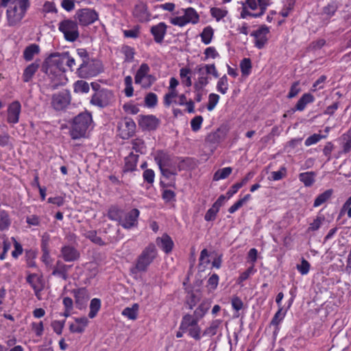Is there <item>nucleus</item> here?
<instances>
[{"mask_svg":"<svg viewBox=\"0 0 351 351\" xmlns=\"http://www.w3.org/2000/svg\"><path fill=\"white\" fill-rule=\"evenodd\" d=\"M138 155L131 153L125 158L124 171H133L136 168Z\"/></svg>","mask_w":351,"mask_h":351,"instance_id":"c756f323","label":"nucleus"},{"mask_svg":"<svg viewBox=\"0 0 351 351\" xmlns=\"http://www.w3.org/2000/svg\"><path fill=\"white\" fill-rule=\"evenodd\" d=\"M134 16L140 22H145L149 19V14L147 7L143 3L138 4L135 6L133 11Z\"/></svg>","mask_w":351,"mask_h":351,"instance_id":"b1692460","label":"nucleus"},{"mask_svg":"<svg viewBox=\"0 0 351 351\" xmlns=\"http://www.w3.org/2000/svg\"><path fill=\"white\" fill-rule=\"evenodd\" d=\"M219 276L216 274H213L210 276L207 281V287L210 290H215L219 284Z\"/></svg>","mask_w":351,"mask_h":351,"instance_id":"e2e57ef3","label":"nucleus"},{"mask_svg":"<svg viewBox=\"0 0 351 351\" xmlns=\"http://www.w3.org/2000/svg\"><path fill=\"white\" fill-rule=\"evenodd\" d=\"M58 30L64 35L66 40L75 41L80 36L78 25L76 21L71 19H64L58 23Z\"/></svg>","mask_w":351,"mask_h":351,"instance_id":"1a4fd4ad","label":"nucleus"},{"mask_svg":"<svg viewBox=\"0 0 351 351\" xmlns=\"http://www.w3.org/2000/svg\"><path fill=\"white\" fill-rule=\"evenodd\" d=\"M11 220L9 214L4 210H0V231L9 228Z\"/></svg>","mask_w":351,"mask_h":351,"instance_id":"4c0bfd02","label":"nucleus"},{"mask_svg":"<svg viewBox=\"0 0 351 351\" xmlns=\"http://www.w3.org/2000/svg\"><path fill=\"white\" fill-rule=\"evenodd\" d=\"M140 212L136 208H133L122 217L120 224L125 229H130L138 224L137 219Z\"/></svg>","mask_w":351,"mask_h":351,"instance_id":"dca6fc26","label":"nucleus"},{"mask_svg":"<svg viewBox=\"0 0 351 351\" xmlns=\"http://www.w3.org/2000/svg\"><path fill=\"white\" fill-rule=\"evenodd\" d=\"M269 33V27L263 25L251 34V36L254 38V46L256 48L259 49L264 48L268 41L267 35Z\"/></svg>","mask_w":351,"mask_h":351,"instance_id":"ddd939ff","label":"nucleus"},{"mask_svg":"<svg viewBox=\"0 0 351 351\" xmlns=\"http://www.w3.org/2000/svg\"><path fill=\"white\" fill-rule=\"evenodd\" d=\"M221 324V320L220 319L213 320L210 323V326L204 330L203 335L208 337H213L215 335Z\"/></svg>","mask_w":351,"mask_h":351,"instance_id":"c9c22d12","label":"nucleus"},{"mask_svg":"<svg viewBox=\"0 0 351 351\" xmlns=\"http://www.w3.org/2000/svg\"><path fill=\"white\" fill-rule=\"evenodd\" d=\"M167 25L160 22L150 28V32L156 43H162L167 33Z\"/></svg>","mask_w":351,"mask_h":351,"instance_id":"6ab92c4d","label":"nucleus"},{"mask_svg":"<svg viewBox=\"0 0 351 351\" xmlns=\"http://www.w3.org/2000/svg\"><path fill=\"white\" fill-rule=\"evenodd\" d=\"M156 244L166 254H169L173 250L174 243L171 238L167 234L156 239Z\"/></svg>","mask_w":351,"mask_h":351,"instance_id":"4be33fe9","label":"nucleus"},{"mask_svg":"<svg viewBox=\"0 0 351 351\" xmlns=\"http://www.w3.org/2000/svg\"><path fill=\"white\" fill-rule=\"evenodd\" d=\"M39 64L36 61L28 65L24 70L23 74V80L25 82H28L31 80L37 70L38 69Z\"/></svg>","mask_w":351,"mask_h":351,"instance_id":"7c9ffc66","label":"nucleus"},{"mask_svg":"<svg viewBox=\"0 0 351 351\" xmlns=\"http://www.w3.org/2000/svg\"><path fill=\"white\" fill-rule=\"evenodd\" d=\"M114 99L113 92L103 88L102 90L95 93L92 95L90 103L99 108H105L112 103Z\"/></svg>","mask_w":351,"mask_h":351,"instance_id":"9d476101","label":"nucleus"},{"mask_svg":"<svg viewBox=\"0 0 351 351\" xmlns=\"http://www.w3.org/2000/svg\"><path fill=\"white\" fill-rule=\"evenodd\" d=\"M316 173L314 171H307L299 174V180L305 186H311L315 181Z\"/></svg>","mask_w":351,"mask_h":351,"instance_id":"2f4dec72","label":"nucleus"},{"mask_svg":"<svg viewBox=\"0 0 351 351\" xmlns=\"http://www.w3.org/2000/svg\"><path fill=\"white\" fill-rule=\"evenodd\" d=\"M75 16L80 24L84 26L92 24L98 19L97 13L95 10L88 8L78 10Z\"/></svg>","mask_w":351,"mask_h":351,"instance_id":"f8f14e48","label":"nucleus"},{"mask_svg":"<svg viewBox=\"0 0 351 351\" xmlns=\"http://www.w3.org/2000/svg\"><path fill=\"white\" fill-rule=\"evenodd\" d=\"M88 320L85 317L76 318L75 323L70 324L69 329L72 332L82 333L88 325Z\"/></svg>","mask_w":351,"mask_h":351,"instance_id":"a878e982","label":"nucleus"},{"mask_svg":"<svg viewBox=\"0 0 351 351\" xmlns=\"http://www.w3.org/2000/svg\"><path fill=\"white\" fill-rule=\"evenodd\" d=\"M324 220V217L317 216L313 221L309 224L307 232H314L319 230Z\"/></svg>","mask_w":351,"mask_h":351,"instance_id":"603ef678","label":"nucleus"},{"mask_svg":"<svg viewBox=\"0 0 351 351\" xmlns=\"http://www.w3.org/2000/svg\"><path fill=\"white\" fill-rule=\"evenodd\" d=\"M70 268V266L64 264L60 261H58L53 267L52 275L55 276H59L64 280L67 279V272Z\"/></svg>","mask_w":351,"mask_h":351,"instance_id":"5701e85b","label":"nucleus"},{"mask_svg":"<svg viewBox=\"0 0 351 351\" xmlns=\"http://www.w3.org/2000/svg\"><path fill=\"white\" fill-rule=\"evenodd\" d=\"M178 14L179 16L171 18L170 23L180 27H183L189 23L195 24L199 19L198 14L193 8L182 9L178 12Z\"/></svg>","mask_w":351,"mask_h":351,"instance_id":"6e6552de","label":"nucleus"},{"mask_svg":"<svg viewBox=\"0 0 351 351\" xmlns=\"http://www.w3.org/2000/svg\"><path fill=\"white\" fill-rule=\"evenodd\" d=\"M101 308V300L98 298H93L90 301V311L88 317L91 319L94 318Z\"/></svg>","mask_w":351,"mask_h":351,"instance_id":"79ce46f5","label":"nucleus"},{"mask_svg":"<svg viewBox=\"0 0 351 351\" xmlns=\"http://www.w3.org/2000/svg\"><path fill=\"white\" fill-rule=\"evenodd\" d=\"M21 111V105L19 101H14L12 102L8 108L7 112V121L10 124H16L19 121V117Z\"/></svg>","mask_w":351,"mask_h":351,"instance_id":"f3484780","label":"nucleus"},{"mask_svg":"<svg viewBox=\"0 0 351 351\" xmlns=\"http://www.w3.org/2000/svg\"><path fill=\"white\" fill-rule=\"evenodd\" d=\"M26 223L29 226H39L41 223V219L38 215H31L26 217Z\"/></svg>","mask_w":351,"mask_h":351,"instance_id":"774afa93","label":"nucleus"},{"mask_svg":"<svg viewBox=\"0 0 351 351\" xmlns=\"http://www.w3.org/2000/svg\"><path fill=\"white\" fill-rule=\"evenodd\" d=\"M91 123L92 117L90 113H81L75 117L70 130L71 138L78 139L84 137Z\"/></svg>","mask_w":351,"mask_h":351,"instance_id":"39448f33","label":"nucleus"},{"mask_svg":"<svg viewBox=\"0 0 351 351\" xmlns=\"http://www.w3.org/2000/svg\"><path fill=\"white\" fill-rule=\"evenodd\" d=\"M139 127L143 130H154L159 125V119L154 115H139L138 119Z\"/></svg>","mask_w":351,"mask_h":351,"instance_id":"4468645a","label":"nucleus"},{"mask_svg":"<svg viewBox=\"0 0 351 351\" xmlns=\"http://www.w3.org/2000/svg\"><path fill=\"white\" fill-rule=\"evenodd\" d=\"M29 7L30 0H13L5 12L8 26L19 25Z\"/></svg>","mask_w":351,"mask_h":351,"instance_id":"f03ea898","label":"nucleus"},{"mask_svg":"<svg viewBox=\"0 0 351 351\" xmlns=\"http://www.w3.org/2000/svg\"><path fill=\"white\" fill-rule=\"evenodd\" d=\"M149 66L146 63H143L141 64L140 67L136 71V73L134 77V80L136 84H141L145 77H148L149 78L152 77V75H148L149 72Z\"/></svg>","mask_w":351,"mask_h":351,"instance_id":"c85d7f7f","label":"nucleus"},{"mask_svg":"<svg viewBox=\"0 0 351 351\" xmlns=\"http://www.w3.org/2000/svg\"><path fill=\"white\" fill-rule=\"evenodd\" d=\"M228 77L226 75L220 77L217 83V90L220 93L225 95L228 90Z\"/></svg>","mask_w":351,"mask_h":351,"instance_id":"c03bdc74","label":"nucleus"},{"mask_svg":"<svg viewBox=\"0 0 351 351\" xmlns=\"http://www.w3.org/2000/svg\"><path fill=\"white\" fill-rule=\"evenodd\" d=\"M60 252L61 256L66 262H73L80 258V252L70 245L63 246Z\"/></svg>","mask_w":351,"mask_h":351,"instance_id":"412c9836","label":"nucleus"},{"mask_svg":"<svg viewBox=\"0 0 351 351\" xmlns=\"http://www.w3.org/2000/svg\"><path fill=\"white\" fill-rule=\"evenodd\" d=\"M269 5V0H245L243 3L241 17L243 19L247 16L254 18L260 17L264 14Z\"/></svg>","mask_w":351,"mask_h":351,"instance_id":"423d86ee","label":"nucleus"},{"mask_svg":"<svg viewBox=\"0 0 351 351\" xmlns=\"http://www.w3.org/2000/svg\"><path fill=\"white\" fill-rule=\"evenodd\" d=\"M36 256V253L33 250H29L25 251V258L27 265L29 267H36V263L34 258Z\"/></svg>","mask_w":351,"mask_h":351,"instance_id":"864d4df0","label":"nucleus"},{"mask_svg":"<svg viewBox=\"0 0 351 351\" xmlns=\"http://www.w3.org/2000/svg\"><path fill=\"white\" fill-rule=\"evenodd\" d=\"M228 12L226 10L219 8H212L210 9V14L217 21L222 19L227 14Z\"/></svg>","mask_w":351,"mask_h":351,"instance_id":"3c124183","label":"nucleus"},{"mask_svg":"<svg viewBox=\"0 0 351 351\" xmlns=\"http://www.w3.org/2000/svg\"><path fill=\"white\" fill-rule=\"evenodd\" d=\"M40 53V47L36 44L27 46L23 51V58L26 61H31L34 56Z\"/></svg>","mask_w":351,"mask_h":351,"instance_id":"473e14b6","label":"nucleus"},{"mask_svg":"<svg viewBox=\"0 0 351 351\" xmlns=\"http://www.w3.org/2000/svg\"><path fill=\"white\" fill-rule=\"evenodd\" d=\"M195 72L198 75L193 84V88L195 90H203L209 84L208 75L211 74L215 78L219 77V73L214 64L197 65L195 69Z\"/></svg>","mask_w":351,"mask_h":351,"instance_id":"20e7f679","label":"nucleus"},{"mask_svg":"<svg viewBox=\"0 0 351 351\" xmlns=\"http://www.w3.org/2000/svg\"><path fill=\"white\" fill-rule=\"evenodd\" d=\"M210 304L206 302H202L194 311V316L197 319H202L209 309Z\"/></svg>","mask_w":351,"mask_h":351,"instance_id":"49530a36","label":"nucleus"},{"mask_svg":"<svg viewBox=\"0 0 351 351\" xmlns=\"http://www.w3.org/2000/svg\"><path fill=\"white\" fill-rule=\"evenodd\" d=\"M178 96V91L176 90H168V92L164 95L163 103L166 107L170 106V105L176 101L173 100Z\"/></svg>","mask_w":351,"mask_h":351,"instance_id":"a18cd8bd","label":"nucleus"},{"mask_svg":"<svg viewBox=\"0 0 351 351\" xmlns=\"http://www.w3.org/2000/svg\"><path fill=\"white\" fill-rule=\"evenodd\" d=\"M123 215V211L117 206H111L108 212V217L113 221H118L121 222V218Z\"/></svg>","mask_w":351,"mask_h":351,"instance_id":"58836bf2","label":"nucleus"},{"mask_svg":"<svg viewBox=\"0 0 351 351\" xmlns=\"http://www.w3.org/2000/svg\"><path fill=\"white\" fill-rule=\"evenodd\" d=\"M13 241L14 250L12 252V256L16 259L23 254V249L20 243H19L14 237H12Z\"/></svg>","mask_w":351,"mask_h":351,"instance_id":"6e6d98bb","label":"nucleus"},{"mask_svg":"<svg viewBox=\"0 0 351 351\" xmlns=\"http://www.w3.org/2000/svg\"><path fill=\"white\" fill-rule=\"evenodd\" d=\"M136 123L131 118L125 117L119 123V136L123 139H128L136 132Z\"/></svg>","mask_w":351,"mask_h":351,"instance_id":"9b49d317","label":"nucleus"},{"mask_svg":"<svg viewBox=\"0 0 351 351\" xmlns=\"http://www.w3.org/2000/svg\"><path fill=\"white\" fill-rule=\"evenodd\" d=\"M326 136L324 135H321L319 134H314L306 139L304 144L306 147H308L312 145L316 144L320 140L324 138Z\"/></svg>","mask_w":351,"mask_h":351,"instance_id":"bf43d9fd","label":"nucleus"},{"mask_svg":"<svg viewBox=\"0 0 351 351\" xmlns=\"http://www.w3.org/2000/svg\"><path fill=\"white\" fill-rule=\"evenodd\" d=\"M213 34V29L210 26L206 27L200 34L202 42L205 45L210 44L212 41Z\"/></svg>","mask_w":351,"mask_h":351,"instance_id":"ea45409f","label":"nucleus"},{"mask_svg":"<svg viewBox=\"0 0 351 351\" xmlns=\"http://www.w3.org/2000/svg\"><path fill=\"white\" fill-rule=\"evenodd\" d=\"M232 171V169L230 167L220 169L215 173L213 180L218 181L219 180L226 179L231 174Z\"/></svg>","mask_w":351,"mask_h":351,"instance_id":"37998d69","label":"nucleus"},{"mask_svg":"<svg viewBox=\"0 0 351 351\" xmlns=\"http://www.w3.org/2000/svg\"><path fill=\"white\" fill-rule=\"evenodd\" d=\"M76 60L69 52L55 53L45 59L42 65V71L47 75H56L57 72H65L67 67L73 71Z\"/></svg>","mask_w":351,"mask_h":351,"instance_id":"f257e3e1","label":"nucleus"},{"mask_svg":"<svg viewBox=\"0 0 351 351\" xmlns=\"http://www.w3.org/2000/svg\"><path fill=\"white\" fill-rule=\"evenodd\" d=\"M125 89L124 93L126 97H130L133 95L132 78L128 75L124 79Z\"/></svg>","mask_w":351,"mask_h":351,"instance_id":"de8ad7c7","label":"nucleus"},{"mask_svg":"<svg viewBox=\"0 0 351 351\" xmlns=\"http://www.w3.org/2000/svg\"><path fill=\"white\" fill-rule=\"evenodd\" d=\"M155 160L160 169L163 167H171V158L170 155L166 152L162 151L157 152L155 156Z\"/></svg>","mask_w":351,"mask_h":351,"instance_id":"393cba45","label":"nucleus"},{"mask_svg":"<svg viewBox=\"0 0 351 351\" xmlns=\"http://www.w3.org/2000/svg\"><path fill=\"white\" fill-rule=\"evenodd\" d=\"M102 71V66L99 61L94 60L81 62L77 69L76 74L80 78L87 79L95 77Z\"/></svg>","mask_w":351,"mask_h":351,"instance_id":"0eeeda50","label":"nucleus"},{"mask_svg":"<svg viewBox=\"0 0 351 351\" xmlns=\"http://www.w3.org/2000/svg\"><path fill=\"white\" fill-rule=\"evenodd\" d=\"M199 320L194 315L186 314L182 319L180 329L185 332V330L189 329V328L198 324Z\"/></svg>","mask_w":351,"mask_h":351,"instance_id":"bb28decb","label":"nucleus"},{"mask_svg":"<svg viewBox=\"0 0 351 351\" xmlns=\"http://www.w3.org/2000/svg\"><path fill=\"white\" fill-rule=\"evenodd\" d=\"M122 53L125 55V60L127 62H132L134 59V49L129 46H124L122 48Z\"/></svg>","mask_w":351,"mask_h":351,"instance_id":"338daca9","label":"nucleus"},{"mask_svg":"<svg viewBox=\"0 0 351 351\" xmlns=\"http://www.w3.org/2000/svg\"><path fill=\"white\" fill-rule=\"evenodd\" d=\"M156 256L157 250L155 245L149 244L137 258L135 266L130 269L131 273L137 274L139 272H145Z\"/></svg>","mask_w":351,"mask_h":351,"instance_id":"7ed1b4c3","label":"nucleus"},{"mask_svg":"<svg viewBox=\"0 0 351 351\" xmlns=\"http://www.w3.org/2000/svg\"><path fill=\"white\" fill-rule=\"evenodd\" d=\"M191 70L189 68L183 67L180 69V76L182 80V84L186 87H190L192 85V80L190 76Z\"/></svg>","mask_w":351,"mask_h":351,"instance_id":"e433bc0d","label":"nucleus"},{"mask_svg":"<svg viewBox=\"0 0 351 351\" xmlns=\"http://www.w3.org/2000/svg\"><path fill=\"white\" fill-rule=\"evenodd\" d=\"M74 92L77 93H87L90 86L88 82L83 80H77L73 84Z\"/></svg>","mask_w":351,"mask_h":351,"instance_id":"a19ab883","label":"nucleus"},{"mask_svg":"<svg viewBox=\"0 0 351 351\" xmlns=\"http://www.w3.org/2000/svg\"><path fill=\"white\" fill-rule=\"evenodd\" d=\"M219 100V96L215 93H210L208 96V102L207 105V109L208 111H212Z\"/></svg>","mask_w":351,"mask_h":351,"instance_id":"4d7b16f0","label":"nucleus"},{"mask_svg":"<svg viewBox=\"0 0 351 351\" xmlns=\"http://www.w3.org/2000/svg\"><path fill=\"white\" fill-rule=\"evenodd\" d=\"M158 102L157 95L154 93H148L145 97V103L146 106L149 108L154 107Z\"/></svg>","mask_w":351,"mask_h":351,"instance_id":"5fc2aeb1","label":"nucleus"},{"mask_svg":"<svg viewBox=\"0 0 351 351\" xmlns=\"http://www.w3.org/2000/svg\"><path fill=\"white\" fill-rule=\"evenodd\" d=\"M71 101V95L67 91H62L56 94L52 97V106L57 110L65 108Z\"/></svg>","mask_w":351,"mask_h":351,"instance_id":"2eb2a0df","label":"nucleus"},{"mask_svg":"<svg viewBox=\"0 0 351 351\" xmlns=\"http://www.w3.org/2000/svg\"><path fill=\"white\" fill-rule=\"evenodd\" d=\"M346 213L348 218H351V196L343 204L339 212V217L343 216Z\"/></svg>","mask_w":351,"mask_h":351,"instance_id":"13d9d810","label":"nucleus"},{"mask_svg":"<svg viewBox=\"0 0 351 351\" xmlns=\"http://www.w3.org/2000/svg\"><path fill=\"white\" fill-rule=\"evenodd\" d=\"M185 331H188L189 336L194 338L196 340H199L201 339V328L198 326V324L189 328V329L185 330Z\"/></svg>","mask_w":351,"mask_h":351,"instance_id":"680f3d73","label":"nucleus"},{"mask_svg":"<svg viewBox=\"0 0 351 351\" xmlns=\"http://www.w3.org/2000/svg\"><path fill=\"white\" fill-rule=\"evenodd\" d=\"M138 311V304L135 303L132 306V307L125 308L121 314L130 319L134 320L137 318Z\"/></svg>","mask_w":351,"mask_h":351,"instance_id":"f704fd0d","label":"nucleus"},{"mask_svg":"<svg viewBox=\"0 0 351 351\" xmlns=\"http://www.w3.org/2000/svg\"><path fill=\"white\" fill-rule=\"evenodd\" d=\"M27 282L33 288L35 295L40 300V292L44 288V283L40 276L36 274H31L27 277Z\"/></svg>","mask_w":351,"mask_h":351,"instance_id":"a211bd4d","label":"nucleus"},{"mask_svg":"<svg viewBox=\"0 0 351 351\" xmlns=\"http://www.w3.org/2000/svg\"><path fill=\"white\" fill-rule=\"evenodd\" d=\"M256 272V269L253 265H250V267L247 269L245 271L242 272L239 277V281L243 282L246 280L250 276L254 274Z\"/></svg>","mask_w":351,"mask_h":351,"instance_id":"69168bd1","label":"nucleus"},{"mask_svg":"<svg viewBox=\"0 0 351 351\" xmlns=\"http://www.w3.org/2000/svg\"><path fill=\"white\" fill-rule=\"evenodd\" d=\"M240 68L243 75H248L252 69V63L250 58H244L240 63Z\"/></svg>","mask_w":351,"mask_h":351,"instance_id":"09e8293b","label":"nucleus"},{"mask_svg":"<svg viewBox=\"0 0 351 351\" xmlns=\"http://www.w3.org/2000/svg\"><path fill=\"white\" fill-rule=\"evenodd\" d=\"M205 56L204 60H206L208 58L215 59L219 56V53L217 51L216 49L214 47H207L204 52Z\"/></svg>","mask_w":351,"mask_h":351,"instance_id":"0e129e2a","label":"nucleus"},{"mask_svg":"<svg viewBox=\"0 0 351 351\" xmlns=\"http://www.w3.org/2000/svg\"><path fill=\"white\" fill-rule=\"evenodd\" d=\"M332 190L328 189L325 191L324 193L319 194L315 199L313 203L314 207H318L323 204H324L326 202H327L332 196Z\"/></svg>","mask_w":351,"mask_h":351,"instance_id":"72a5a7b5","label":"nucleus"},{"mask_svg":"<svg viewBox=\"0 0 351 351\" xmlns=\"http://www.w3.org/2000/svg\"><path fill=\"white\" fill-rule=\"evenodd\" d=\"M285 316V312H283L282 307H280V308H278V311L275 313L274 316L273 317L271 321L270 324L276 327H278L280 323L283 320Z\"/></svg>","mask_w":351,"mask_h":351,"instance_id":"8fccbe9b","label":"nucleus"},{"mask_svg":"<svg viewBox=\"0 0 351 351\" xmlns=\"http://www.w3.org/2000/svg\"><path fill=\"white\" fill-rule=\"evenodd\" d=\"M73 293L77 308L80 309L84 308L90 297L88 290L86 288H80L74 289Z\"/></svg>","mask_w":351,"mask_h":351,"instance_id":"aec40b11","label":"nucleus"},{"mask_svg":"<svg viewBox=\"0 0 351 351\" xmlns=\"http://www.w3.org/2000/svg\"><path fill=\"white\" fill-rule=\"evenodd\" d=\"M310 263L304 258L302 259L301 264L297 265L296 268L302 275H306L310 270Z\"/></svg>","mask_w":351,"mask_h":351,"instance_id":"052dcab7","label":"nucleus"},{"mask_svg":"<svg viewBox=\"0 0 351 351\" xmlns=\"http://www.w3.org/2000/svg\"><path fill=\"white\" fill-rule=\"evenodd\" d=\"M315 97L311 93H304L298 101L293 110L303 111L306 105L313 103Z\"/></svg>","mask_w":351,"mask_h":351,"instance_id":"cd10ccee","label":"nucleus"}]
</instances>
